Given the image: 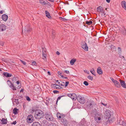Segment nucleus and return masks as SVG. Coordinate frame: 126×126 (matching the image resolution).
Returning a JSON list of instances; mask_svg holds the SVG:
<instances>
[{
	"instance_id": "nucleus-1",
	"label": "nucleus",
	"mask_w": 126,
	"mask_h": 126,
	"mask_svg": "<svg viewBox=\"0 0 126 126\" xmlns=\"http://www.w3.org/2000/svg\"><path fill=\"white\" fill-rule=\"evenodd\" d=\"M44 113L43 111L40 110H36L35 114V117L37 119H39L44 116Z\"/></svg>"
},
{
	"instance_id": "nucleus-2",
	"label": "nucleus",
	"mask_w": 126,
	"mask_h": 126,
	"mask_svg": "<svg viewBox=\"0 0 126 126\" xmlns=\"http://www.w3.org/2000/svg\"><path fill=\"white\" fill-rule=\"evenodd\" d=\"M44 116L46 119L48 121H52L53 120V117L51 113L49 111H45Z\"/></svg>"
},
{
	"instance_id": "nucleus-3",
	"label": "nucleus",
	"mask_w": 126,
	"mask_h": 126,
	"mask_svg": "<svg viewBox=\"0 0 126 126\" xmlns=\"http://www.w3.org/2000/svg\"><path fill=\"white\" fill-rule=\"evenodd\" d=\"M65 115H63L62 116V118L61 119L60 122L62 124L65 126H67L68 124V121L65 118Z\"/></svg>"
},
{
	"instance_id": "nucleus-4",
	"label": "nucleus",
	"mask_w": 126,
	"mask_h": 126,
	"mask_svg": "<svg viewBox=\"0 0 126 126\" xmlns=\"http://www.w3.org/2000/svg\"><path fill=\"white\" fill-rule=\"evenodd\" d=\"M34 120V117L32 115H29L26 119L27 122L28 123H31Z\"/></svg>"
},
{
	"instance_id": "nucleus-5",
	"label": "nucleus",
	"mask_w": 126,
	"mask_h": 126,
	"mask_svg": "<svg viewBox=\"0 0 126 126\" xmlns=\"http://www.w3.org/2000/svg\"><path fill=\"white\" fill-rule=\"evenodd\" d=\"M77 100L81 104H83L85 102V101L83 97L81 95H79L77 97Z\"/></svg>"
},
{
	"instance_id": "nucleus-6",
	"label": "nucleus",
	"mask_w": 126,
	"mask_h": 126,
	"mask_svg": "<svg viewBox=\"0 0 126 126\" xmlns=\"http://www.w3.org/2000/svg\"><path fill=\"white\" fill-rule=\"evenodd\" d=\"M67 95L70 97L73 100H75L77 98V95L74 93L68 94H67Z\"/></svg>"
},
{
	"instance_id": "nucleus-7",
	"label": "nucleus",
	"mask_w": 126,
	"mask_h": 126,
	"mask_svg": "<svg viewBox=\"0 0 126 126\" xmlns=\"http://www.w3.org/2000/svg\"><path fill=\"white\" fill-rule=\"evenodd\" d=\"M110 79L112 82L114 83L116 87L118 88H119L120 87L121 85L119 82L116 80L110 77Z\"/></svg>"
},
{
	"instance_id": "nucleus-8",
	"label": "nucleus",
	"mask_w": 126,
	"mask_h": 126,
	"mask_svg": "<svg viewBox=\"0 0 126 126\" xmlns=\"http://www.w3.org/2000/svg\"><path fill=\"white\" fill-rule=\"evenodd\" d=\"M82 48L86 51L88 50V47L85 42H82L81 44Z\"/></svg>"
},
{
	"instance_id": "nucleus-9",
	"label": "nucleus",
	"mask_w": 126,
	"mask_h": 126,
	"mask_svg": "<svg viewBox=\"0 0 126 126\" xmlns=\"http://www.w3.org/2000/svg\"><path fill=\"white\" fill-rule=\"evenodd\" d=\"M7 83L9 87L13 90H16V89L15 86L12 84L10 80H8L7 81Z\"/></svg>"
},
{
	"instance_id": "nucleus-10",
	"label": "nucleus",
	"mask_w": 126,
	"mask_h": 126,
	"mask_svg": "<svg viewBox=\"0 0 126 126\" xmlns=\"http://www.w3.org/2000/svg\"><path fill=\"white\" fill-rule=\"evenodd\" d=\"M94 116L95 120L97 122L100 120V116L97 112H95Z\"/></svg>"
},
{
	"instance_id": "nucleus-11",
	"label": "nucleus",
	"mask_w": 126,
	"mask_h": 126,
	"mask_svg": "<svg viewBox=\"0 0 126 126\" xmlns=\"http://www.w3.org/2000/svg\"><path fill=\"white\" fill-rule=\"evenodd\" d=\"M119 30L120 32L124 36L126 35V29L124 27H123L122 28H119Z\"/></svg>"
},
{
	"instance_id": "nucleus-12",
	"label": "nucleus",
	"mask_w": 126,
	"mask_h": 126,
	"mask_svg": "<svg viewBox=\"0 0 126 126\" xmlns=\"http://www.w3.org/2000/svg\"><path fill=\"white\" fill-rule=\"evenodd\" d=\"M110 111L109 110H107L105 112V118L106 119H109L111 116Z\"/></svg>"
},
{
	"instance_id": "nucleus-13",
	"label": "nucleus",
	"mask_w": 126,
	"mask_h": 126,
	"mask_svg": "<svg viewBox=\"0 0 126 126\" xmlns=\"http://www.w3.org/2000/svg\"><path fill=\"white\" fill-rule=\"evenodd\" d=\"M51 86L52 88L54 89H63L62 87H61L59 85L54 84H51Z\"/></svg>"
},
{
	"instance_id": "nucleus-14",
	"label": "nucleus",
	"mask_w": 126,
	"mask_h": 126,
	"mask_svg": "<svg viewBox=\"0 0 126 126\" xmlns=\"http://www.w3.org/2000/svg\"><path fill=\"white\" fill-rule=\"evenodd\" d=\"M86 123V121L84 118L82 119L79 123V126H85V125Z\"/></svg>"
},
{
	"instance_id": "nucleus-15",
	"label": "nucleus",
	"mask_w": 126,
	"mask_h": 126,
	"mask_svg": "<svg viewBox=\"0 0 126 126\" xmlns=\"http://www.w3.org/2000/svg\"><path fill=\"white\" fill-rule=\"evenodd\" d=\"M6 26L4 25L1 24L0 25V32L3 31L6 29Z\"/></svg>"
},
{
	"instance_id": "nucleus-16",
	"label": "nucleus",
	"mask_w": 126,
	"mask_h": 126,
	"mask_svg": "<svg viewBox=\"0 0 126 126\" xmlns=\"http://www.w3.org/2000/svg\"><path fill=\"white\" fill-rule=\"evenodd\" d=\"M119 81L122 86L124 88H126V85L125 81L121 79H120Z\"/></svg>"
},
{
	"instance_id": "nucleus-17",
	"label": "nucleus",
	"mask_w": 126,
	"mask_h": 126,
	"mask_svg": "<svg viewBox=\"0 0 126 126\" xmlns=\"http://www.w3.org/2000/svg\"><path fill=\"white\" fill-rule=\"evenodd\" d=\"M121 5L122 7L126 10V2L125 1H122L121 2Z\"/></svg>"
},
{
	"instance_id": "nucleus-18",
	"label": "nucleus",
	"mask_w": 126,
	"mask_h": 126,
	"mask_svg": "<svg viewBox=\"0 0 126 126\" xmlns=\"http://www.w3.org/2000/svg\"><path fill=\"white\" fill-rule=\"evenodd\" d=\"M3 74L4 76L6 77H10L12 76L11 74L7 72H4Z\"/></svg>"
},
{
	"instance_id": "nucleus-19",
	"label": "nucleus",
	"mask_w": 126,
	"mask_h": 126,
	"mask_svg": "<svg viewBox=\"0 0 126 126\" xmlns=\"http://www.w3.org/2000/svg\"><path fill=\"white\" fill-rule=\"evenodd\" d=\"M108 120L107 121V122H109L110 123H111L113 122L115 120V118L113 117H112V116L110 117L109 119H108Z\"/></svg>"
},
{
	"instance_id": "nucleus-20",
	"label": "nucleus",
	"mask_w": 126,
	"mask_h": 126,
	"mask_svg": "<svg viewBox=\"0 0 126 126\" xmlns=\"http://www.w3.org/2000/svg\"><path fill=\"white\" fill-rule=\"evenodd\" d=\"M2 20L4 21H6L7 20L8 16L6 14H3L2 15Z\"/></svg>"
},
{
	"instance_id": "nucleus-21",
	"label": "nucleus",
	"mask_w": 126,
	"mask_h": 126,
	"mask_svg": "<svg viewBox=\"0 0 126 126\" xmlns=\"http://www.w3.org/2000/svg\"><path fill=\"white\" fill-rule=\"evenodd\" d=\"M91 102L92 103H90L87 105V107L88 108H89L90 109H92L93 106V105L94 104V101H93Z\"/></svg>"
},
{
	"instance_id": "nucleus-22",
	"label": "nucleus",
	"mask_w": 126,
	"mask_h": 126,
	"mask_svg": "<svg viewBox=\"0 0 126 126\" xmlns=\"http://www.w3.org/2000/svg\"><path fill=\"white\" fill-rule=\"evenodd\" d=\"M103 10V8L102 7L100 6L97 7V12L99 13L102 12V11Z\"/></svg>"
},
{
	"instance_id": "nucleus-23",
	"label": "nucleus",
	"mask_w": 126,
	"mask_h": 126,
	"mask_svg": "<svg viewBox=\"0 0 126 126\" xmlns=\"http://www.w3.org/2000/svg\"><path fill=\"white\" fill-rule=\"evenodd\" d=\"M0 120L2 122V124H6L7 123V119H5L4 118H2Z\"/></svg>"
},
{
	"instance_id": "nucleus-24",
	"label": "nucleus",
	"mask_w": 126,
	"mask_h": 126,
	"mask_svg": "<svg viewBox=\"0 0 126 126\" xmlns=\"http://www.w3.org/2000/svg\"><path fill=\"white\" fill-rule=\"evenodd\" d=\"M63 115H65L63 114H61L59 112H57V116L58 119H61L62 118V116Z\"/></svg>"
},
{
	"instance_id": "nucleus-25",
	"label": "nucleus",
	"mask_w": 126,
	"mask_h": 126,
	"mask_svg": "<svg viewBox=\"0 0 126 126\" xmlns=\"http://www.w3.org/2000/svg\"><path fill=\"white\" fill-rule=\"evenodd\" d=\"M97 73L99 75L101 74H102V70L101 69L100 67H98L97 69Z\"/></svg>"
},
{
	"instance_id": "nucleus-26",
	"label": "nucleus",
	"mask_w": 126,
	"mask_h": 126,
	"mask_svg": "<svg viewBox=\"0 0 126 126\" xmlns=\"http://www.w3.org/2000/svg\"><path fill=\"white\" fill-rule=\"evenodd\" d=\"M45 13L46 16L49 18L51 19V17L50 16V14L49 13V12L47 11H46Z\"/></svg>"
},
{
	"instance_id": "nucleus-27",
	"label": "nucleus",
	"mask_w": 126,
	"mask_h": 126,
	"mask_svg": "<svg viewBox=\"0 0 126 126\" xmlns=\"http://www.w3.org/2000/svg\"><path fill=\"white\" fill-rule=\"evenodd\" d=\"M32 126H41V124L38 122H34L33 123Z\"/></svg>"
},
{
	"instance_id": "nucleus-28",
	"label": "nucleus",
	"mask_w": 126,
	"mask_h": 126,
	"mask_svg": "<svg viewBox=\"0 0 126 126\" xmlns=\"http://www.w3.org/2000/svg\"><path fill=\"white\" fill-rule=\"evenodd\" d=\"M15 102H16V104H18L20 103H21L22 102L21 100H19V99H17V98L15 99Z\"/></svg>"
},
{
	"instance_id": "nucleus-29",
	"label": "nucleus",
	"mask_w": 126,
	"mask_h": 126,
	"mask_svg": "<svg viewBox=\"0 0 126 126\" xmlns=\"http://www.w3.org/2000/svg\"><path fill=\"white\" fill-rule=\"evenodd\" d=\"M18 109L16 108H14L13 110V112L15 114H17L18 113Z\"/></svg>"
},
{
	"instance_id": "nucleus-30",
	"label": "nucleus",
	"mask_w": 126,
	"mask_h": 126,
	"mask_svg": "<svg viewBox=\"0 0 126 126\" xmlns=\"http://www.w3.org/2000/svg\"><path fill=\"white\" fill-rule=\"evenodd\" d=\"M76 61V59H72L70 62V63L71 65H73L74 63Z\"/></svg>"
},
{
	"instance_id": "nucleus-31",
	"label": "nucleus",
	"mask_w": 126,
	"mask_h": 126,
	"mask_svg": "<svg viewBox=\"0 0 126 126\" xmlns=\"http://www.w3.org/2000/svg\"><path fill=\"white\" fill-rule=\"evenodd\" d=\"M90 71L91 73L95 76H96V75L95 73V72L94 69V68H92L90 70Z\"/></svg>"
},
{
	"instance_id": "nucleus-32",
	"label": "nucleus",
	"mask_w": 126,
	"mask_h": 126,
	"mask_svg": "<svg viewBox=\"0 0 126 126\" xmlns=\"http://www.w3.org/2000/svg\"><path fill=\"white\" fill-rule=\"evenodd\" d=\"M40 3L43 5H45L47 4L45 2V1L43 0H40Z\"/></svg>"
},
{
	"instance_id": "nucleus-33",
	"label": "nucleus",
	"mask_w": 126,
	"mask_h": 126,
	"mask_svg": "<svg viewBox=\"0 0 126 126\" xmlns=\"http://www.w3.org/2000/svg\"><path fill=\"white\" fill-rule=\"evenodd\" d=\"M16 98L17 99H19V100H21L22 101V99H23V97L22 96H17L16 97Z\"/></svg>"
},
{
	"instance_id": "nucleus-34",
	"label": "nucleus",
	"mask_w": 126,
	"mask_h": 126,
	"mask_svg": "<svg viewBox=\"0 0 126 126\" xmlns=\"http://www.w3.org/2000/svg\"><path fill=\"white\" fill-rule=\"evenodd\" d=\"M66 94H65V95H62L59 96L57 99V102H58V100H60L62 97L63 96H66Z\"/></svg>"
},
{
	"instance_id": "nucleus-35",
	"label": "nucleus",
	"mask_w": 126,
	"mask_h": 126,
	"mask_svg": "<svg viewBox=\"0 0 126 126\" xmlns=\"http://www.w3.org/2000/svg\"><path fill=\"white\" fill-rule=\"evenodd\" d=\"M85 23L88 25H90L92 24V22L91 21H86Z\"/></svg>"
},
{
	"instance_id": "nucleus-36",
	"label": "nucleus",
	"mask_w": 126,
	"mask_h": 126,
	"mask_svg": "<svg viewBox=\"0 0 126 126\" xmlns=\"http://www.w3.org/2000/svg\"><path fill=\"white\" fill-rule=\"evenodd\" d=\"M47 56V53H43V59H46Z\"/></svg>"
},
{
	"instance_id": "nucleus-37",
	"label": "nucleus",
	"mask_w": 126,
	"mask_h": 126,
	"mask_svg": "<svg viewBox=\"0 0 126 126\" xmlns=\"http://www.w3.org/2000/svg\"><path fill=\"white\" fill-rule=\"evenodd\" d=\"M87 78L89 79L92 81L93 79V77L90 75H89L87 77Z\"/></svg>"
},
{
	"instance_id": "nucleus-38",
	"label": "nucleus",
	"mask_w": 126,
	"mask_h": 126,
	"mask_svg": "<svg viewBox=\"0 0 126 126\" xmlns=\"http://www.w3.org/2000/svg\"><path fill=\"white\" fill-rule=\"evenodd\" d=\"M48 100L49 103L51 104L53 102V99L51 98H48Z\"/></svg>"
},
{
	"instance_id": "nucleus-39",
	"label": "nucleus",
	"mask_w": 126,
	"mask_h": 126,
	"mask_svg": "<svg viewBox=\"0 0 126 126\" xmlns=\"http://www.w3.org/2000/svg\"><path fill=\"white\" fill-rule=\"evenodd\" d=\"M83 84L85 86H87L88 85L89 83L88 82L86 81H84L83 82Z\"/></svg>"
},
{
	"instance_id": "nucleus-40",
	"label": "nucleus",
	"mask_w": 126,
	"mask_h": 126,
	"mask_svg": "<svg viewBox=\"0 0 126 126\" xmlns=\"http://www.w3.org/2000/svg\"><path fill=\"white\" fill-rule=\"evenodd\" d=\"M26 100L28 101H30L31 100V99L30 98V97L28 96H26Z\"/></svg>"
},
{
	"instance_id": "nucleus-41",
	"label": "nucleus",
	"mask_w": 126,
	"mask_h": 126,
	"mask_svg": "<svg viewBox=\"0 0 126 126\" xmlns=\"http://www.w3.org/2000/svg\"><path fill=\"white\" fill-rule=\"evenodd\" d=\"M122 125L123 126H126V122L123 121L122 122Z\"/></svg>"
},
{
	"instance_id": "nucleus-42",
	"label": "nucleus",
	"mask_w": 126,
	"mask_h": 126,
	"mask_svg": "<svg viewBox=\"0 0 126 126\" xmlns=\"http://www.w3.org/2000/svg\"><path fill=\"white\" fill-rule=\"evenodd\" d=\"M43 53H47L46 52V50L45 48H43Z\"/></svg>"
},
{
	"instance_id": "nucleus-43",
	"label": "nucleus",
	"mask_w": 126,
	"mask_h": 126,
	"mask_svg": "<svg viewBox=\"0 0 126 126\" xmlns=\"http://www.w3.org/2000/svg\"><path fill=\"white\" fill-rule=\"evenodd\" d=\"M53 92L54 94H57L59 93V91L56 90L53 91Z\"/></svg>"
},
{
	"instance_id": "nucleus-44",
	"label": "nucleus",
	"mask_w": 126,
	"mask_h": 126,
	"mask_svg": "<svg viewBox=\"0 0 126 126\" xmlns=\"http://www.w3.org/2000/svg\"><path fill=\"white\" fill-rule=\"evenodd\" d=\"M69 81H66L65 83V84L64 85L65 86V87H66L67 86V85H68V84H69Z\"/></svg>"
},
{
	"instance_id": "nucleus-45",
	"label": "nucleus",
	"mask_w": 126,
	"mask_h": 126,
	"mask_svg": "<svg viewBox=\"0 0 126 126\" xmlns=\"http://www.w3.org/2000/svg\"><path fill=\"white\" fill-rule=\"evenodd\" d=\"M46 101H44V102H45V103L47 105H48V103H49L48 101L47 100H46Z\"/></svg>"
},
{
	"instance_id": "nucleus-46",
	"label": "nucleus",
	"mask_w": 126,
	"mask_h": 126,
	"mask_svg": "<svg viewBox=\"0 0 126 126\" xmlns=\"http://www.w3.org/2000/svg\"><path fill=\"white\" fill-rule=\"evenodd\" d=\"M55 35V32H52V37L53 38H54Z\"/></svg>"
},
{
	"instance_id": "nucleus-47",
	"label": "nucleus",
	"mask_w": 126,
	"mask_h": 126,
	"mask_svg": "<svg viewBox=\"0 0 126 126\" xmlns=\"http://www.w3.org/2000/svg\"><path fill=\"white\" fill-rule=\"evenodd\" d=\"M30 28H28V29H27V31L26 32V33H25V34L27 32V33H29V32H30Z\"/></svg>"
},
{
	"instance_id": "nucleus-48",
	"label": "nucleus",
	"mask_w": 126,
	"mask_h": 126,
	"mask_svg": "<svg viewBox=\"0 0 126 126\" xmlns=\"http://www.w3.org/2000/svg\"><path fill=\"white\" fill-rule=\"evenodd\" d=\"M16 77H14V78H13L12 79V81H13V82H14L16 80Z\"/></svg>"
},
{
	"instance_id": "nucleus-49",
	"label": "nucleus",
	"mask_w": 126,
	"mask_h": 126,
	"mask_svg": "<svg viewBox=\"0 0 126 126\" xmlns=\"http://www.w3.org/2000/svg\"><path fill=\"white\" fill-rule=\"evenodd\" d=\"M21 61L24 65H25L26 64V63L24 61L22 60H21Z\"/></svg>"
},
{
	"instance_id": "nucleus-50",
	"label": "nucleus",
	"mask_w": 126,
	"mask_h": 126,
	"mask_svg": "<svg viewBox=\"0 0 126 126\" xmlns=\"http://www.w3.org/2000/svg\"><path fill=\"white\" fill-rule=\"evenodd\" d=\"M16 121H13V122H12L11 123V124H13V125H15L16 124Z\"/></svg>"
},
{
	"instance_id": "nucleus-51",
	"label": "nucleus",
	"mask_w": 126,
	"mask_h": 126,
	"mask_svg": "<svg viewBox=\"0 0 126 126\" xmlns=\"http://www.w3.org/2000/svg\"><path fill=\"white\" fill-rule=\"evenodd\" d=\"M64 72L65 73H66L67 74H69V71L67 70H65L64 71Z\"/></svg>"
},
{
	"instance_id": "nucleus-52",
	"label": "nucleus",
	"mask_w": 126,
	"mask_h": 126,
	"mask_svg": "<svg viewBox=\"0 0 126 126\" xmlns=\"http://www.w3.org/2000/svg\"><path fill=\"white\" fill-rule=\"evenodd\" d=\"M58 74L59 75H60L61 77L62 75H63L62 74V73L60 71H58Z\"/></svg>"
},
{
	"instance_id": "nucleus-53",
	"label": "nucleus",
	"mask_w": 126,
	"mask_h": 126,
	"mask_svg": "<svg viewBox=\"0 0 126 126\" xmlns=\"http://www.w3.org/2000/svg\"><path fill=\"white\" fill-rule=\"evenodd\" d=\"M47 121L46 120H44L43 121V123L44 124L47 123Z\"/></svg>"
},
{
	"instance_id": "nucleus-54",
	"label": "nucleus",
	"mask_w": 126,
	"mask_h": 126,
	"mask_svg": "<svg viewBox=\"0 0 126 126\" xmlns=\"http://www.w3.org/2000/svg\"><path fill=\"white\" fill-rule=\"evenodd\" d=\"M62 77L63 79H67L68 78L67 77H64L63 75H62Z\"/></svg>"
},
{
	"instance_id": "nucleus-55",
	"label": "nucleus",
	"mask_w": 126,
	"mask_h": 126,
	"mask_svg": "<svg viewBox=\"0 0 126 126\" xmlns=\"http://www.w3.org/2000/svg\"><path fill=\"white\" fill-rule=\"evenodd\" d=\"M27 29L26 28H25V29H24V30H22V32H24L25 33H26L27 31Z\"/></svg>"
},
{
	"instance_id": "nucleus-56",
	"label": "nucleus",
	"mask_w": 126,
	"mask_h": 126,
	"mask_svg": "<svg viewBox=\"0 0 126 126\" xmlns=\"http://www.w3.org/2000/svg\"><path fill=\"white\" fill-rule=\"evenodd\" d=\"M68 20V19H66L64 18H63V19H62V21H67Z\"/></svg>"
},
{
	"instance_id": "nucleus-57",
	"label": "nucleus",
	"mask_w": 126,
	"mask_h": 126,
	"mask_svg": "<svg viewBox=\"0 0 126 126\" xmlns=\"http://www.w3.org/2000/svg\"><path fill=\"white\" fill-rule=\"evenodd\" d=\"M32 63V64H34V65H36V62H33Z\"/></svg>"
},
{
	"instance_id": "nucleus-58",
	"label": "nucleus",
	"mask_w": 126,
	"mask_h": 126,
	"mask_svg": "<svg viewBox=\"0 0 126 126\" xmlns=\"http://www.w3.org/2000/svg\"><path fill=\"white\" fill-rule=\"evenodd\" d=\"M101 13H102L104 14V16L106 14V13L105 12V11H104V10L102 11V12Z\"/></svg>"
},
{
	"instance_id": "nucleus-59",
	"label": "nucleus",
	"mask_w": 126,
	"mask_h": 126,
	"mask_svg": "<svg viewBox=\"0 0 126 126\" xmlns=\"http://www.w3.org/2000/svg\"><path fill=\"white\" fill-rule=\"evenodd\" d=\"M61 83L64 86L65 85V83L64 82L61 81Z\"/></svg>"
},
{
	"instance_id": "nucleus-60",
	"label": "nucleus",
	"mask_w": 126,
	"mask_h": 126,
	"mask_svg": "<svg viewBox=\"0 0 126 126\" xmlns=\"http://www.w3.org/2000/svg\"><path fill=\"white\" fill-rule=\"evenodd\" d=\"M56 54L58 55H59L60 54V53L58 51H57L56 52Z\"/></svg>"
},
{
	"instance_id": "nucleus-61",
	"label": "nucleus",
	"mask_w": 126,
	"mask_h": 126,
	"mask_svg": "<svg viewBox=\"0 0 126 126\" xmlns=\"http://www.w3.org/2000/svg\"><path fill=\"white\" fill-rule=\"evenodd\" d=\"M101 104L104 105V106H106L107 105V104H104V103H103V102H101Z\"/></svg>"
},
{
	"instance_id": "nucleus-62",
	"label": "nucleus",
	"mask_w": 126,
	"mask_h": 126,
	"mask_svg": "<svg viewBox=\"0 0 126 126\" xmlns=\"http://www.w3.org/2000/svg\"><path fill=\"white\" fill-rule=\"evenodd\" d=\"M118 49L119 50V51L120 50V51H121V48L120 47H118Z\"/></svg>"
},
{
	"instance_id": "nucleus-63",
	"label": "nucleus",
	"mask_w": 126,
	"mask_h": 126,
	"mask_svg": "<svg viewBox=\"0 0 126 126\" xmlns=\"http://www.w3.org/2000/svg\"><path fill=\"white\" fill-rule=\"evenodd\" d=\"M106 1L108 3H109L110 2V0H106Z\"/></svg>"
},
{
	"instance_id": "nucleus-64",
	"label": "nucleus",
	"mask_w": 126,
	"mask_h": 126,
	"mask_svg": "<svg viewBox=\"0 0 126 126\" xmlns=\"http://www.w3.org/2000/svg\"><path fill=\"white\" fill-rule=\"evenodd\" d=\"M16 83L17 84V85H18V84H19V81H16Z\"/></svg>"
}]
</instances>
